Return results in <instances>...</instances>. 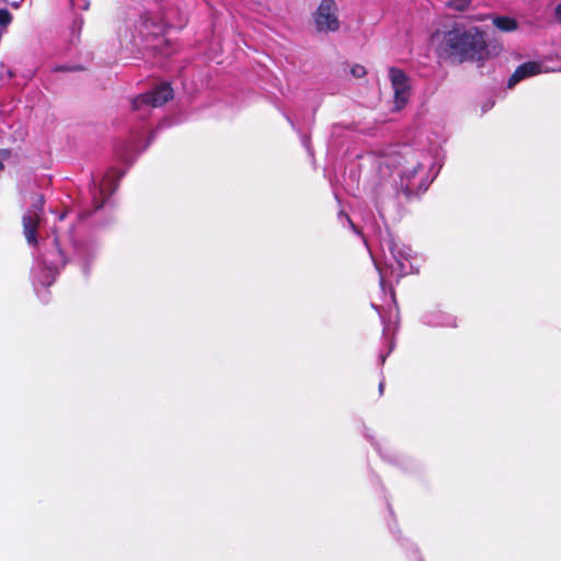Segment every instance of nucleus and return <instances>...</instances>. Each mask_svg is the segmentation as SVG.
Instances as JSON below:
<instances>
[{"mask_svg": "<svg viewBox=\"0 0 561 561\" xmlns=\"http://www.w3.org/2000/svg\"><path fill=\"white\" fill-rule=\"evenodd\" d=\"M373 308H375L378 312H379V316H380V319H381V322L383 324V331H382V336H383V340H385V343L387 344V351L383 352V351H380L379 353V363L380 365H383L385 362H386V358L391 354V352L394 350V346H396V341H394V337L393 335L390 334V327L389 324H387L385 322V319H383V316L381 314L380 310H379V307H377L376 305H371Z\"/></svg>", "mask_w": 561, "mask_h": 561, "instance_id": "obj_14", "label": "nucleus"}, {"mask_svg": "<svg viewBox=\"0 0 561 561\" xmlns=\"http://www.w3.org/2000/svg\"><path fill=\"white\" fill-rule=\"evenodd\" d=\"M436 174H438V171H435V174H433V178H431V181H434V178H436Z\"/></svg>", "mask_w": 561, "mask_h": 561, "instance_id": "obj_32", "label": "nucleus"}, {"mask_svg": "<svg viewBox=\"0 0 561 561\" xmlns=\"http://www.w3.org/2000/svg\"><path fill=\"white\" fill-rule=\"evenodd\" d=\"M125 172V170L112 167L104 173L101 180L92 179L88 188V196L84 197L85 205L78 215L80 221L105 205L110 196L116 191L118 181L124 176Z\"/></svg>", "mask_w": 561, "mask_h": 561, "instance_id": "obj_5", "label": "nucleus"}, {"mask_svg": "<svg viewBox=\"0 0 561 561\" xmlns=\"http://www.w3.org/2000/svg\"><path fill=\"white\" fill-rule=\"evenodd\" d=\"M371 193L377 211L383 219L387 207L393 202L396 188L388 181H383L378 183Z\"/></svg>", "mask_w": 561, "mask_h": 561, "instance_id": "obj_11", "label": "nucleus"}, {"mask_svg": "<svg viewBox=\"0 0 561 561\" xmlns=\"http://www.w3.org/2000/svg\"><path fill=\"white\" fill-rule=\"evenodd\" d=\"M0 168H2V164L0 163Z\"/></svg>", "mask_w": 561, "mask_h": 561, "instance_id": "obj_33", "label": "nucleus"}, {"mask_svg": "<svg viewBox=\"0 0 561 561\" xmlns=\"http://www.w3.org/2000/svg\"><path fill=\"white\" fill-rule=\"evenodd\" d=\"M436 174H438V171H435V174H433V178H431V181H434V178H436Z\"/></svg>", "mask_w": 561, "mask_h": 561, "instance_id": "obj_31", "label": "nucleus"}, {"mask_svg": "<svg viewBox=\"0 0 561 561\" xmlns=\"http://www.w3.org/2000/svg\"><path fill=\"white\" fill-rule=\"evenodd\" d=\"M430 160L428 153L403 146L397 154L389 157L385 163L393 167L400 179L399 190L407 197H411L424 193L428 188L431 181L423 176V172Z\"/></svg>", "mask_w": 561, "mask_h": 561, "instance_id": "obj_3", "label": "nucleus"}, {"mask_svg": "<svg viewBox=\"0 0 561 561\" xmlns=\"http://www.w3.org/2000/svg\"><path fill=\"white\" fill-rule=\"evenodd\" d=\"M173 98V89L169 82H161L152 90L136 96L131 101L133 114L137 118L146 119L151 110L160 107Z\"/></svg>", "mask_w": 561, "mask_h": 561, "instance_id": "obj_6", "label": "nucleus"}, {"mask_svg": "<svg viewBox=\"0 0 561 561\" xmlns=\"http://www.w3.org/2000/svg\"><path fill=\"white\" fill-rule=\"evenodd\" d=\"M12 22V14L7 8H0V27L5 28Z\"/></svg>", "mask_w": 561, "mask_h": 561, "instance_id": "obj_18", "label": "nucleus"}, {"mask_svg": "<svg viewBox=\"0 0 561 561\" xmlns=\"http://www.w3.org/2000/svg\"><path fill=\"white\" fill-rule=\"evenodd\" d=\"M145 129V126L137 127L131 131L130 138L116 148V154L121 161L127 164H131L138 154L150 145L154 134L149 137L147 144L144 147L140 146L141 135Z\"/></svg>", "mask_w": 561, "mask_h": 561, "instance_id": "obj_9", "label": "nucleus"}, {"mask_svg": "<svg viewBox=\"0 0 561 561\" xmlns=\"http://www.w3.org/2000/svg\"><path fill=\"white\" fill-rule=\"evenodd\" d=\"M541 72V65L536 61H527L518 66L507 81V87L513 88L515 84L524 79L539 75Z\"/></svg>", "mask_w": 561, "mask_h": 561, "instance_id": "obj_13", "label": "nucleus"}, {"mask_svg": "<svg viewBox=\"0 0 561 561\" xmlns=\"http://www.w3.org/2000/svg\"><path fill=\"white\" fill-rule=\"evenodd\" d=\"M471 1L472 0H449L447 5L456 11H465L470 5Z\"/></svg>", "mask_w": 561, "mask_h": 561, "instance_id": "obj_17", "label": "nucleus"}, {"mask_svg": "<svg viewBox=\"0 0 561 561\" xmlns=\"http://www.w3.org/2000/svg\"><path fill=\"white\" fill-rule=\"evenodd\" d=\"M442 56L457 61H481L490 56L484 32L477 26L455 24L445 31L438 45Z\"/></svg>", "mask_w": 561, "mask_h": 561, "instance_id": "obj_2", "label": "nucleus"}, {"mask_svg": "<svg viewBox=\"0 0 561 561\" xmlns=\"http://www.w3.org/2000/svg\"><path fill=\"white\" fill-rule=\"evenodd\" d=\"M75 24L78 25V27H81L82 25V20H76L75 21Z\"/></svg>", "mask_w": 561, "mask_h": 561, "instance_id": "obj_28", "label": "nucleus"}, {"mask_svg": "<svg viewBox=\"0 0 561 561\" xmlns=\"http://www.w3.org/2000/svg\"><path fill=\"white\" fill-rule=\"evenodd\" d=\"M376 448H377L378 453L381 455V457H383L385 459H387L389 461H394V459L391 457V455L388 453H383L378 445L376 446Z\"/></svg>", "mask_w": 561, "mask_h": 561, "instance_id": "obj_21", "label": "nucleus"}, {"mask_svg": "<svg viewBox=\"0 0 561 561\" xmlns=\"http://www.w3.org/2000/svg\"><path fill=\"white\" fill-rule=\"evenodd\" d=\"M318 32H335L340 28L337 5L334 0H322L313 14Z\"/></svg>", "mask_w": 561, "mask_h": 561, "instance_id": "obj_8", "label": "nucleus"}, {"mask_svg": "<svg viewBox=\"0 0 561 561\" xmlns=\"http://www.w3.org/2000/svg\"><path fill=\"white\" fill-rule=\"evenodd\" d=\"M351 73L355 78H363L366 75V69L360 65H354L351 68Z\"/></svg>", "mask_w": 561, "mask_h": 561, "instance_id": "obj_19", "label": "nucleus"}, {"mask_svg": "<svg viewBox=\"0 0 561 561\" xmlns=\"http://www.w3.org/2000/svg\"><path fill=\"white\" fill-rule=\"evenodd\" d=\"M383 387H385V382L383 381H380L379 383V392L382 393L383 392Z\"/></svg>", "mask_w": 561, "mask_h": 561, "instance_id": "obj_27", "label": "nucleus"}, {"mask_svg": "<svg viewBox=\"0 0 561 561\" xmlns=\"http://www.w3.org/2000/svg\"><path fill=\"white\" fill-rule=\"evenodd\" d=\"M556 15H557L558 20L561 23V3L558 4L557 8H556Z\"/></svg>", "mask_w": 561, "mask_h": 561, "instance_id": "obj_23", "label": "nucleus"}, {"mask_svg": "<svg viewBox=\"0 0 561 561\" xmlns=\"http://www.w3.org/2000/svg\"><path fill=\"white\" fill-rule=\"evenodd\" d=\"M54 70L55 71H70V70H75V68H70L67 66H57Z\"/></svg>", "mask_w": 561, "mask_h": 561, "instance_id": "obj_22", "label": "nucleus"}, {"mask_svg": "<svg viewBox=\"0 0 561 561\" xmlns=\"http://www.w3.org/2000/svg\"><path fill=\"white\" fill-rule=\"evenodd\" d=\"M493 24L501 31L511 32L517 28V23L514 19L508 16H495Z\"/></svg>", "mask_w": 561, "mask_h": 561, "instance_id": "obj_15", "label": "nucleus"}, {"mask_svg": "<svg viewBox=\"0 0 561 561\" xmlns=\"http://www.w3.org/2000/svg\"><path fill=\"white\" fill-rule=\"evenodd\" d=\"M388 77L393 90V103L397 111L402 110L410 101L411 82L407 73L397 68L390 67Z\"/></svg>", "mask_w": 561, "mask_h": 561, "instance_id": "obj_7", "label": "nucleus"}, {"mask_svg": "<svg viewBox=\"0 0 561 561\" xmlns=\"http://www.w3.org/2000/svg\"><path fill=\"white\" fill-rule=\"evenodd\" d=\"M302 142H304V146L308 149V151L310 150L309 148V139L307 137H304L302 138Z\"/></svg>", "mask_w": 561, "mask_h": 561, "instance_id": "obj_25", "label": "nucleus"}, {"mask_svg": "<svg viewBox=\"0 0 561 561\" xmlns=\"http://www.w3.org/2000/svg\"><path fill=\"white\" fill-rule=\"evenodd\" d=\"M421 322L427 327L433 328H456L457 327V318L450 313H447L443 310L435 309L426 311L421 317Z\"/></svg>", "mask_w": 561, "mask_h": 561, "instance_id": "obj_12", "label": "nucleus"}, {"mask_svg": "<svg viewBox=\"0 0 561 561\" xmlns=\"http://www.w3.org/2000/svg\"><path fill=\"white\" fill-rule=\"evenodd\" d=\"M493 105H494V103H493V102H488V103H485V104L482 106V111H483V112H486V111H489L490 108H492V106H493Z\"/></svg>", "mask_w": 561, "mask_h": 561, "instance_id": "obj_24", "label": "nucleus"}, {"mask_svg": "<svg viewBox=\"0 0 561 561\" xmlns=\"http://www.w3.org/2000/svg\"><path fill=\"white\" fill-rule=\"evenodd\" d=\"M340 216L341 217H344L345 220L347 221L348 226L356 232V233H359V231L357 230L356 226L353 224V221L351 220V218L344 214V213H340Z\"/></svg>", "mask_w": 561, "mask_h": 561, "instance_id": "obj_20", "label": "nucleus"}, {"mask_svg": "<svg viewBox=\"0 0 561 561\" xmlns=\"http://www.w3.org/2000/svg\"><path fill=\"white\" fill-rule=\"evenodd\" d=\"M389 301L396 305L394 294L393 291L390 293Z\"/></svg>", "mask_w": 561, "mask_h": 561, "instance_id": "obj_26", "label": "nucleus"}, {"mask_svg": "<svg viewBox=\"0 0 561 561\" xmlns=\"http://www.w3.org/2000/svg\"><path fill=\"white\" fill-rule=\"evenodd\" d=\"M66 216H67V213H62L61 215H59V221H62Z\"/></svg>", "mask_w": 561, "mask_h": 561, "instance_id": "obj_29", "label": "nucleus"}, {"mask_svg": "<svg viewBox=\"0 0 561 561\" xmlns=\"http://www.w3.org/2000/svg\"><path fill=\"white\" fill-rule=\"evenodd\" d=\"M402 547L405 548L407 553H408L409 558L411 559V561H424L420 553L419 548L411 540L404 539L402 541Z\"/></svg>", "mask_w": 561, "mask_h": 561, "instance_id": "obj_16", "label": "nucleus"}, {"mask_svg": "<svg viewBox=\"0 0 561 561\" xmlns=\"http://www.w3.org/2000/svg\"><path fill=\"white\" fill-rule=\"evenodd\" d=\"M436 174H438V171H435V174H433V178H431V181H434V178H436Z\"/></svg>", "mask_w": 561, "mask_h": 561, "instance_id": "obj_30", "label": "nucleus"}, {"mask_svg": "<svg viewBox=\"0 0 561 561\" xmlns=\"http://www.w3.org/2000/svg\"><path fill=\"white\" fill-rule=\"evenodd\" d=\"M364 242L380 275V286L385 289V278L390 275L397 278L408 274L407 263L411 257V249L399 245L394 237L387 230L380 236L379 253L377 254L366 239Z\"/></svg>", "mask_w": 561, "mask_h": 561, "instance_id": "obj_4", "label": "nucleus"}, {"mask_svg": "<svg viewBox=\"0 0 561 561\" xmlns=\"http://www.w3.org/2000/svg\"><path fill=\"white\" fill-rule=\"evenodd\" d=\"M44 251L35 255L32 268L35 285L50 286L59 270L67 263L77 264L84 275H89L91 266L99 253V243L95 239H80L77 228L64 230L58 226L53 236L43 241Z\"/></svg>", "mask_w": 561, "mask_h": 561, "instance_id": "obj_1", "label": "nucleus"}, {"mask_svg": "<svg viewBox=\"0 0 561 561\" xmlns=\"http://www.w3.org/2000/svg\"><path fill=\"white\" fill-rule=\"evenodd\" d=\"M44 206V197L38 195L32 208L23 216V233L30 245H37L36 231L39 224V216Z\"/></svg>", "mask_w": 561, "mask_h": 561, "instance_id": "obj_10", "label": "nucleus"}]
</instances>
